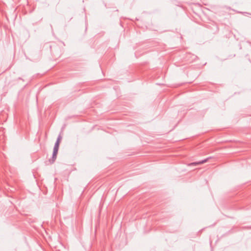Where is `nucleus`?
<instances>
[{
	"label": "nucleus",
	"mask_w": 251,
	"mask_h": 251,
	"mask_svg": "<svg viewBox=\"0 0 251 251\" xmlns=\"http://www.w3.org/2000/svg\"><path fill=\"white\" fill-rule=\"evenodd\" d=\"M60 143L58 141H56L53 148L59 149V146Z\"/></svg>",
	"instance_id": "nucleus-3"
},
{
	"label": "nucleus",
	"mask_w": 251,
	"mask_h": 251,
	"mask_svg": "<svg viewBox=\"0 0 251 251\" xmlns=\"http://www.w3.org/2000/svg\"><path fill=\"white\" fill-rule=\"evenodd\" d=\"M209 158H207V159H204V160H202L201 161H199V162H193V163H192L191 164H189V166H195L197 165H199V164H203L204 163H205L207 161L208 159Z\"/></svg>",
	"instance_id": "nucleus-1"
},
{
	"label": "nucleus",
	"mask_w": 251,
	"mask_h": 251,
	"mask_svg": "<svg viewBox=\"0 0 251 251\" xmlns=\"http://www.w3.org/2000/svg\"><path fill=\"white\" fill-rule=\"evenodd\" d=\"M58 151V149L53 148V151L52 157L53 161H54L56 158Z\"/></svg>",
	"instance_id": "nucleus-2"
},
{
	"label": "nucleus",
	"mask_w": 251,
	"mask_h": 251,
	"mask_svg": "<svg viewBox=\"0 0 251 251\" xmlns=\"http://www.w3.org/2000/svg\"><path fill=\"white\" fill-rule=\"evenodd\" d=\"M62 137L61 135H59V136L57 137L56 141H58L60 143V142H61V141L62 140Z\"/></svg>",
	"instance_id": "nucleus-4"
}]
</instances>
